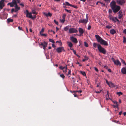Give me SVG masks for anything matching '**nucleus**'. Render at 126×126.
Segmentation results:
<instances>
[{"mask_svg":"<svg viewBox=\"0 0 126 126\" xmlns=\"http://www.w3.org/2000/svg\"><path fill=\"white\" fill-rule=\"evenodd\" d=\"M20 2V0H12L11 2H9L7 4L8 5H10L11 7H15V9L12 8L11 9L12 13L14 12H16L20 10V7L17 5V3H19Z\"/></svg>","mask_w":126,"mask_h":126,"instance_id":"nucleus-1","label":"nucleus"},{"mask_svg":"<svg viewBox=\"0 0 126 126\" xmlns=\"http://www.w3.org/2000/svg\"><path fill=\"white\" fill-rule=\"evenodd\" d=\"M110 6L113 12L115 13L120 9V6L116 5V2L114 1H112L110 4Z\"/></svg>","mask_w":126,"mask_h":126,"instance_id":"nucleus-2","label":"nucleus"},{"mask_svg":"<svg viewBox=\"0 0 126 126\" xmlns=\"http://www.w3.org/2000/svg\"><path fill=\"white\" fill-rule=\"evenodd\" d=\"M95 36L97 41L102 45L107 46L108 45L107 42L104 40L98 35H95Z\"/></svg>","mask_w":126,"mask_h":126,"instance_id":"nucleus-3","label":"nucleus"},{"mask_svg":"<svg viewBox=\"0 0 126 126\" xmlns=\"http://www.w3.org/2000/svg\"><path fill=\"white\" fill-rule=\"evenodd\" d=\"M98 48L100 52L102 53L103 54H105L106 53V50L105 49L102 47L100 45L98 44Z\"/></svg>","mask_w":126,"mask_h":126,"instance_id":"nucleus-4","label":"nucleus"},{"mask_svg":"<svg viewBox=\"0 0 126 126\" xmlns=\"http://www.w3.org/2000/svg\"><path fill=\"white\" fill-rule=\"evenodd\" d=\"M39 44L41 48H42L43 47V49L45 50L46 47L47 46V43L44 41L41 42L40 44L39 43Z\"/></svg>","mask_w":126,"mask_h":126,"instance_id":"nucleus-5","label":"nucleus"},{"mask_svg":"<svg viewBox=\"0 0 126 126\" xmlns=\"http://www.w3.org/2000/svg\"><path fill=\"white\" fill-rule=\"evenodd\" d=\"M109 17L110 19L112 20V21L114 22H116V21L119 22V20L116 17H114L110 15L109 16Z\"/></svg>","mask_w":126,"mask_h":126,"instance_id":"nucleus-6","label":"nucleus"},{"mask_svg":"<svg viewBox=\"0 0 126 126\" xmlns=\"http://www.w3.org/2000/svg\"><path fill=\"white\" fill-rule=\"evenodd\" d=\"M88 19H81L79 21V24L82 23L83 24L86 25L88 22Z\"/></svg>","mask_w":126,"mask_h":126,"instance_id":"nucleus-7","label":"nucleus"},{"mask_svg":"<svg viewBox=\"0 0 126 126\" xmlns=\"http://www.w3.org/2000/svg\"><path fill=\"white\" fill-rule=\"evenodd\" d=\"M69 32L70 33H77L78 32V31L75 28H72L69 29Z\"/></svg>","mask_w":126,"mask_h":126,"instance_id":"nucleus-8","label":"nucleus"},{"mask_svg":"<svg viewBox=\"0 0 126 126\" xmlns=\"http://www.w3.org/2000/svg\"><path fill=\"white\" fill-rule=\"evenodd\" d=\"M111 59L115 64H116L117 65H119L120 66L121 65V63L118 60H117L116 61H115L114 58H112Z\"/></svg>","mask_w":126,"mask_h":126,"instance_id":"nucleus-9","label":"nucleus"},{"mask_svg":"<svg viewBox=\"0 0 126 126\" xmlns=\"http://www.w3.org/2000/svg\"><path fill=\"white\" fill-rule=\"evenodd\" d=\"M56 50L57 52L58 53H60L61 52L63 51H65L64 47H58L56 49Z\"/></svg>","mask_w":126,"mask_h":126,"instance_id":"nucleus-10","label":"nucleus"},{"mask_svg":"<svg viewBox=\"0 0 126 126\" xmlns=\"http://www.w3.org/2000/svg\"><path fill=\"white\" fill-rule=\"evenodd\" d=\"M126 0H117L116 1L117 3L120 5H122L125 2Z\"/></svg>","mask_w":126,"mask_h":126,"instance_id":"nucleus-11","label":"nucleus"},{"mask_svg":"<svg viewBox=\"0 0 126 126\" xmlns=\"http://www.w3.org/2000/svg\"><path fill=\"white\" fill-rule=\"evenodd\" d=\"M70 39L75 43H78V41L77 39L73 36H72L70 37Z\"/></svg>","mask_w":126,"mask_h":126,"instance_id":"nucleus-12","label":"nucleus"},{"mask_svg":"<svg viewBox=\"0 0 126 126\" xmlns=\"http://www.w3.org/2000/svg\"><path fill=\"white\" fill-rule=\"evenodd\" d=\"M122 73L124 74H126V67L122 68L121 70Z\"/></svg>","mask_w":126,"mask_h":126,"instance_id":"nucleus-13","label":"nucleus"},{"mask_svg":"<svg viewBox=\"0 0 126 126\" xmlns=\"http://www.w3.org/2000/svg\"><path fill=\"white\" fill-rule=\"evenodd\" d=\"M108 85L110 88H113L114 87H115V86L114 84L111 82H110L109 83Z\"/></svg>","mask_w":126,"mask_h":126,"instance_id":"nucleus-14","label":"nucleus"},{"mask_svg":"<svg viewBox=\"0 0 126 126\" xmlns=\"http://www.w3.org/2000/svg\"><path fill=\"white\" fill-rule=\"evenodd\" d=\"M4 6V2L0 1V10H1L3 8V7Z\"/></svg>","mask_w":126,"mask_h":126,"instance_id":"nucleus-15","label":"nucleus"},{"mask_svg":"<svg viewBox=\"0 0 126 126\" xmlns=\"http://www.w3.org/2000/svg\"><path fill=\"white\" fill-rule=\"evenodd\" d=\"M79 33H80V36H81V35L83 34L84 31L83 29L82 28H79Z\"/></svg>","mask_w":126,"mask_h":126,"instance_id":"nucleus-16","label":"nucleus"},{"mask_svg":"<svg viewBox=\"0 0 126 126\" xmlns=\"http://www.w3.org/2000/svg\"><path fill=\"white\" fill-rule=\"evenodd\" d=\"M123 32L126 34V29H124L123 31ZM123 42L124 43H126V38L125 37H123Z\"/></svg>","mask_w":126,"mask_h":126,"instance_id":"nucleus-17","label":"nucleus"},{"mask_svg":"<svg viewBox=\"0 0 126 126\" xmlns=\"http://www.w3.org/2000/svg\"><path fill=\"white\" fill-rule=\"evenodd\" d=\"M118 18L119 19H121L122 16V12L121 11H120L118 13Z\"/></svg>","mask_w":126,"mask_h":126,"instance_id":"nucleus-18","label":"nucleus"},{"mask_svg":"<svg viewBox=\"0 0 126 126\" xmlns=\"http://www.w3.org/2000/svg\"><path fill=\"white\" fill-rule=\"evenodd\" d=\"M26 17H28L30 18H32V16L31 13H28L27 15H26Z\"/></svg>","mask_w":126,"mask_h":126,"instance_id":"nucleus-19","label":"nucleus"},{"mask_svg":"<svg viewBox=\"0 0 126 126\" xmlns=\"http://www.w3.org/2000/svg\"><path fill=\"white\" fill-rule=\"evenodd\" d=\"M110 32L112 34H113L116 33V31L115 30L112 29L110 30Z\"/></svg>","mask_w":126,"mask_h":126,"instance_id":"nucleus-20","label":"nucleus"},{"mask_svg":"<svg viewBox=\"0 0 126 126\" xmlns=\"http://www.w3.org/2000/svg\"><path fill=\"white\" fill-rule=\"evenodd\" d=\"M44 14L47 17H48V16L51 17L52 16V14L50 13L49 12H48L47 14L44 13Z\"/></svg>","mask_w":126,"mask_h":126,"instance_id":"nucleus-21","label":"nucleus"},{"mask_svg":"<svg viewBox=\"0 0 126 126\" xmlns=\"http://www.w3.org/2000/svg\"><path fill=\"white\" fill-rule=\"evenodd\" d=\"M67 43L68 44V46L70 47V48L72 47L73 45L71 42H67Z\"/></svg>","mask_w":126,"mask_h":126,"instance_id":"nucleus-22","label":"nucleus"},{"mask_svg":"<svg viewBox=\"0 0 126 126\" xmlns=\"http://www.w3.org/2000/svg\"><path fill=\"white\" fill-rule=\"evenodd\" d=\"M8 23H9L10 22H12L13 21V20L12 19L10 18L8 19L7 20Z\"/></svg>","mask_w":126,"mask_h":126,"instance_id":"nucleus-23","label":"nucleus"},{"mask_svg":"<svg viewBox=\"0 0 126 126\" xmlns=\"http://www.w3.org/2000/svg\"><path fill=\"white\" fill-rule=\"evenodd\" d=\"M99 91H95V92L96 93L99 94L101 92V90L100 87H99Z\"/></svg>","mask_w":126,"mask_h":126,"instance_id":"nucleus-24","label":"nucleus"},{"mask_svg":"<svg viewBox=\"0 0 126 126\" xmlns=\"http://www.w3.org/2000/svg\"><path fill=\"white\" fill-rule=\"evenodd\" d=\"M69 27L68 26H67L64 28V30L66 31H67L69 29Z\"/></svg>","mask_w":126,"mask_h":126,"instance_id":"nucleus-25","label":"nucleus"},{"mask_svg":"<svg viewBox=\"0 0 126 126\" xmlns=\"http://www.w3.org/2000/svg\"><path fill=\"white\" fill-rule=\"evenodd\" d=\"M99 44H97L95 43H94L93 44V46L95 48H96L97 46L98 47V45Z\"/></svg>","mask_w":126,"mask_h":126,"instance_id":"nucleus-26","label":"nucleus"},{"mask_svg":"<svg viewBox=\"0 0 126 126\" xmlns=\"http://www.w3.org/2000/svg\"><path fill=\"white\" fill-rule=\"evenodd\" d=\"M80 72L84 76H86V74L85 72L81 71H80Z\"/></svg>","mask_w":126,"mask_h":126,"instance_id":"nucleus-27","label":"nucleus"},{"mask_svg":"<svg viewBox=\"0 0 126 126\" xmlns=\"http://www.w3.org/2000/svg\"><path fill=\"white\" fill-rule=\"evenodd\" d=\"M116 94H117L119 96H120L122 94H123L121 92H117L116 93Z\"/></svg>","mask_w":126,"mask_h":126,"instance_id":"nucleus-28","label":"nucleus"},{"mask_svg":"<svg viewBox=\"0 0 126 126\" xmlns=\"http://www.w3.org/2000/svg\"><path fill=\"white\" fill-rule=\"evenodd\" d=\"M32 13L33 14H37V13L36 11L34 10H32Z\"/></svg>","mask_w":126,"mask_h":126,"instance_id":"nucleus-29","label":"nucleus"},{"mask_svg":"<svg viewBox=\"0 0 126 126\" xmlns=\"http://www.w3.org/2000/svg\"><path fill=\"white\" fill-rule=\"evenodd\" d=\"M44 28H42V29L41 31L40 32V34L41 35L42 34L43 32H44Z\"/></svg>","mask_w":126,"mask_h":126,"instance_id":"nucleus-30","label":"nucleus"},{"mask_svg":"<svg viewBox=\"0 0 126 126\" xmlns=\"http://www.w3.org/2000/svg\"><path fill=\"white\" fill-rule=\"evenodd\" d=\"M84 46L86 47H88V45L86 42H84Z\"/></svg>","mask_w":126,"mask_h":126,"instance_id":"nucleus-31","label":"nucleus"},{"mask_svg":"<svg viewBox=\"0 0 126 126\" xmlns=\"http://www.w3.org/2000/svg\"><path fill=\"white\" fill-rule=\"evenodd\" d=\"M65 21V19H60V21L62 23H64Z\"/></svg>","mask_w":126,"mask_h":126,"instance_id":"nucleus-32","label":"nucleus"},{"mask_svg":"<svg viewBox=\"0 0 126 126\" xmlns=\"http://www.w3.org/2000/svg\"><path fill=\"white\" fill-rule=\"evenodd\" d=\"M49 42H51L53 43H54L55 42L54 41V40L53 39H49Z\"/></svg>","mask_w":126,"mask_h":126,"instance_id":"nucleus-33","label":"nucleus"},{"mask_svg":"<svg viewBox=\"0 0 126 126\" xmlns=\"http://www.w3.org/2000/svg\"><path fill=\"white\" fill-rule=\"evenodd\" d=\"M60 77L62 78L63 79L65 77V76L63 74H61L60 75Z\"/></svg>","mask_w":126,"mask_h":126,"instance_id":"nucleus-34","label":"nucleus"},{"mask_svg":"<svg viewBox=\"0 0 126 126\" xmlns=\"http://www.w3.org/2000/svg\"><path fill=\"white\" fill-rule=\"evenodd\" d=\"M67 65H66V66L65 67V70H63V72H65V73H66V72H67Z\"/></svg>","mask_w":126,"mask_h":126,"instance_id":"nucleus-35","label":"nucleus"},{"mask_svg":"<svg viewBox=\"0 0 126 126\" xmlns=\"http://www.w3.org/2000/svg\"><path fill=\"white\" fill-rule=\"evenodd\" d=\"M65 10L68 13H71V11L70 10H68L67 9H65Z\"/></svg>","mask_w":126,"mask_h":126,"instance_id":"nucleus-36","label":"nucleus"},{"mask_svg":"<svg viewBox=\"0 0 126 126\" xmlns=\"http://www.w3.org/2000/svg\"><path fill=\"white\" fill-rule=\"evenodd\" d=\"M65 67H63L62 66H61L59 67V68L63 70L65 68Z\"/></svg>","mask_w":126,"mask_h":126,"instance_id":"nucleus-37","label":"nucleus"},{"mask_svg":"<svg viewBox=\"0 0 126 126\" xmlns=\"http://www.w3.org/2000/svg\"><path fill=\"white\" fill-rule=\"evenodd\" d=\"M70 49L73 50V52L74 53V54H75V55H76V51L75 50H74L73 49H71V48H70Z\"/></svg>","mask_w":126,"mask_h":126,"instance_id":"nucleus-38","label":"nucleus"},{"mask_svg":"<svg viewBox=\"0 0 126 126\" xmlns=\"http://www.w3.org/2000/svg\"><path fill=\"white\" fill-rule=\"evenodd\" d=\"M65 5L67 6H69L70 4L67 2L66 1L65 2Z\"/></svg>","mask_w":126,"mask_h":126,"instance_id":"nucleus-39","label":"nucleus"},{"mask_svg":"<svg viewBox=\"0 0 126 126\" xmlns=\"http://www.w3.org/2000/svg\"><path fill=\"white\" fill-rule=\"evenodd\" d=\"M66 16V15L65 14H64L63 15L62 17L63 19H65V16Z\"/></svg>","mask_w":126,"mask_h":126,"instance_id":"nucleus-40","label":"nucleus"},{"mask_svg":"<svg viewBox=\"0 0 126 126\" xmlns=\"http://www.w3.org/2000/svg\"><path fill=\"white\" fill-rule=\"evenodd\" d=\"M54 22L57 25H58V23L57 21L55 20H54Z\"/></svg>","mask_w":126,"mask_h":126,"instance_id":"nucleus-41","label":"nucleus"},{"mask_svg":"<svg viewBox=\"0 0 126 126\" xmlns=\"http://www.w3.org/2000/svg\"><path fill=\"white\" fill-rule=\"evenodd\" d=\"M91 26L90 25H88V27L87 28V29L88 30H89L91 29Z\"/></svg>","mask_w":126,"mask_h":126,"instance_id":"nucleus-42","label":"nucleus"},{"mask_svg":"<svg viewBox=\"0 0 126 126\" xmlns=\"http://www.w3.org/2000/svg\"><path fill=\"white\" fill-rule=\"evenodd\" d=\"M18 28L20 30H23L22 27H21L20 26L18 27Z\"/></svg>","mask_w":126,"mask_h":126,"instance_id":"nucleus-43","label":"nucleus"},{"mask_svg":"<svg viewBox=\"0 0 126 126\" xmlns=\"http://www.w3.org/2000/svg\"><path fill=\"white\" fill-rule=\"evenodd\" d=\"M94 70L95 71L97 72H98V69L95 67H94Z\"/></svg>","mask_w":126,"mask_h":126,"instance_id":"nucleus-44","label":"nucleus"},{"mask_svg":"<svg viewBox=\"0 0 126 126\" xmlns=\"http://www.w3.org/2000/svg\"><path fill=\"white\" fill-rule=\"evenodd\" d=\"M118 104H116L115 105H113V107L114 108H117L118 107Z\"/></svg>","mask_w":126,"mask_h":126,"instance_id":"nucleus-45","label":"nucleus"},{"mask_svg":"<svg viewBox=\"0 0 126 126\" xmlns=\"http://www.w3.org/2000/svg\"><path fill=\"white\" fill-rule=\"evenodd\" d=\"M112 101L114 103V104H118V102L117 101Z\"/></svg>","mask_w":126,"mask_h":126,"instance_id":"nucleus-46","label":"nucleus"},{"mask_svg":"<svg viewBox=\"0 0 126 126\" xmlns=\"http://www.w3.org/2000/svg\"><path fill=\"white\" fill-rule=\"evenodd\" d=\"M121 62H122V63H124V64H125V61L123 60V59H121Z\"/></svg>","mask_w":126,"mask_h":126,"instance_id":"nucleus-47","label":"nucleus"},{"mask_svg":"<svg viewBox=\"0 0 126 126\" xmlns=\"http://www.w3.org/2000/svg\"><path fill=\"white\" fill-rule=\"evenodd\" d=\"M106 28H108V29H109L111 28V27L110 26H106Z\"/></svg>","mask_w":126,"mask_h":126,"instance_id":"nucleus-48","label":"nucleus"},{"mask_svg":"<svg viewBox=\"0 0 126 126\" xmlns=\"http://www.w3.org/2000/svg\"><path fill=\"white\" fill-rule=\"evenodd\" d=\"M87 53L88 54L90 55H92V54L89 51H87Z\"/></svg>","mask_w":126,"mask_h":126,"instance_id":"nucleus-49","label":"nucleus"},{"mask_svg":"<svg viewBox=\"0 0 126 126\" xmlns=\"http://www.w3.org/2000/svg\"><path fill=\"white\" fill-rule=\"evenodd\" d=\"M25 12H26V15H27L29 13L28 11V10H26Z\"/></svg>","mask_w":126,"mask_h":126,"instance_id":"nucleus-50","label":"nucleus"},{"mask_svg":"<svg viewBox=\"0 0 126 126\" xmlns=\"http://www.w3.org/2000/svg\"><path fill=\"white\" fill-rule=\"evenodd\" d=\"M73 7L76 8V9H77L78 8V7H77V6L76 5H73Z\"/></svg>","mask_w":126,"mask_h":126,"instance_id":"nucleus-51","label":"nucleus"},{"mask_svg":"<svg viewBox=\"0 0 126 126\" xmlns=\"http://www.w3.org/2000/svg\"><path fill=\"white\" fill-rule=\"evenodd\" d=\"M82 92V91H81L79 90L77 91H74V92H78L79 93H81Z\"/></svg>","mask_w":126,"mask_h":126,"instance_id":"nucleus-52","label":"nucleus"},{"mask_svg":"<svg viewBox=\"0 0 126 126\" xmlns=\"http://www.w3.org/2000/svg\"><path fill=\"white\" fill-rule=\"evenodd\" d=\"M71 71L70 70H69L68 72V74L67 75H68L69 74L71 75Z\"/></svg>","mask_w":126,"mask_h":126,"instance_id":"nucleus-53","label":"nucleus"},{"mask_svg":"<svg viewBox=\"0 0 126 126\" xmlns=\"http://www.w3.org/2000/svg\"><path fill=\"white\" fill-rule=\"evenodd\" d=\"M19 5H21V6L22 7H23L24 6V5L23 4V3H20L19 4Z\"/></svg>","mask_w":126,"mask_h":126,"instance_id":"nucleus-54","label":"nucleus"},{"mask_svg":"<svg viewBox=\"0 0 126 126\" xmlns=\"http://www.w3.org/2000/svg\"><path fill=\"white\" fill-rule=\"evenodd\" d=\"M108 93H109V92L108 91H107V94L106 95V96H108V97L109 98V94H108Z\"/></svg>","mask_w":126,"mask_h":126,"instance_id":"nucleus-55","label":"nucleus"},{"mask_svg":"<svg viewBox=\"0 0 126 126\" xmlns=\"http://www.w3.org/2000/svg\"><path fill=\"white\" fill-rule=\"evenodd\" d=\"M112 11L110 9H109V12L110 14L111 13Z\"/></svg>","mask_w":126,"mask_h":126,"instance_id":"nucleus-56","label":"nucleus"},{"mask_svg":"<svg viewBox=\"0 0 126 126\" xmlns=\"http://www.w3.org/2000/svg\"><path fill=\"white\" fill-rule=\"evenodd\" d=\"M41 35H42L44 36H47L46 34H41Z\"/></svg>","mask_w":126,"mask_h":126,"instance_id":"nucleus-57","label":"nucleus"},{"mask_svg":"<svg viewBox=\"0 0 126 126\" xmlns=\"http://www.w3.org/2000/svg\"><path fill=\"white\" fill-rule=\"evenodd\" d=\"M105 1L107 2H110L109 0H104Z\"/></svg>","mask_w":126,"mask_h":126,"instance_id":"nucleus-58","label":"nucleus"},{"mask_svg":"<svg viewBox=\"0 0 126 126\" xmlns=\"http://www.w3.org/2000/svg\"><path fill=\"white\" fill-rule=\"evenodd\" d=\"M88 58H86V59H83L82 60V61L83 62H84V61H85L86 60H88Z\"/></svg>","mask_w":126,"mask_h":126,"instance_id":"nucleus-59","label":"nucleus"},{"mask_svg":"<svg viewBox=\"0 0 126 126\" xmlns=\"http://www.w3.org/2000/svg\"><path fill=\"white\" fill-rule=\"evenodd\" d=\"M106 82L107 83L108 85L109 83V82L107 79H106Z\"/></svg>","mask_w":126,"mask_h":126,"instance_id":"nucleus-60","label":"nucleus"},{"mask_svg":"<svg viewBox=\"0 0 126 126\" xmlns=\"http://www.w3.org/2000/svg\"><path fill=\"white\" fill-rule=\"evenodd\" d=\"M17 16V15H14L13 16V17H16Z\"/></svg>","mask_w":126,"mask_h":126,"instance_id":"nucleus-61","label":"nucleus"},{"mask_svg":"<svg viewBox=\"0 0 126 126\" xmlns=\"http://www.w3.org/2000/svg\"><path fill=\"white\" fill-rule=\"evenodd\" d=\"M108 71L109 72H111V69H108Z\"/></svg>","mask_w":126,"mask_h":126,"instance_id":"nucleus-62","label":"nucleus"},{"mask_svg":"<svg viewBox=\"0 0 126 126\" xmlns=\"http://www.w3.org/2000/svg\"><path fill=\"white\" fill-rule=\"evenodd\" d=\"M52 46L53 47H55V46L54 44H52Z\"/></svg>","mask_w":126,"mask_h":126,"instance_id":"nucleus-63","label":"nucleus"},{"mask_svg":"<svg viewBox=\"0 0 126 126\" xmlns=\"http://www.w3.org/2000/svg\"><path fill=\"white\" fill-rule=\"evenodd\" d=\"M122 111H120L119 112V114L120 115H121L122 114Z\"/></svg>","mask_w":126,"mask_h":126,"instance_id":"nucleus-64","label":"nucleus"}]
</instances>
